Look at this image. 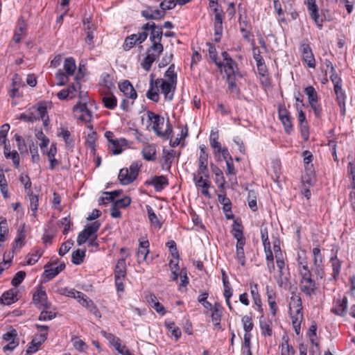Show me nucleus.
<instances>
[{"label": "nucleus", "instance_id": "obj_58", "mask_svg": "<svg viewBox=\"0 0 355 355\" xmlns=\"http://www.w3.org/2000/svg\"><path fill=\"white\" fill-rule=\"evenodd\" d=\"M331 262L333 268V276L334 279L338 276L340 273L341 263L339 259L336 257L331 258Z\"/></svg>", "mask_w": 355, "mask_h": 355}, {"label": "nucleus", "instance_id": "obj_35", "mask_svg": "<svg viewBox=\"0 0 355 355\" xmlns=\"http://www.w3.org/2000/svg\"><path fill=\"white\" fill-rule=\"evenodd\" d=\"M272 323L270 321H266L263 315L260 318L259 326L261 329V334L264 336H270L272 335Z\"/></svg>", "mask_w": 355, "mask_h": 355}, {"label": "nucleus", "instance_id": "obj_29", "mask_svg": "<svg viewBox=\"0 0 355 355\" xmlns=\"http://www.w3.org/2000/svg\"><path fill=\"white\" fill-rule=\"evenodd\" d=\"M17 292L12 289L5 292L1 297L0 301L5 305H10L17 300Z\"/></svg>", "mask_w": 355, "mask_h": 355}, {"label": "nucleus", "instance_id": "obj_20", "mask_svg": "<svg viewBox=\"0 0 355 355\" xmlns=\"http://www.w3.org/2000/svg\"><path fill=\"white\" fill-rule=\"evenodd\" d=\"M146 183L153 185L155 189L159 191L168 185V180L163 175L155 176L150 180L147 181Z\"/></svg>", "mask_w": 355, "mask_h": 355}, {"label": "nucleus", "instance_id": "obj_12", "mask_svg": "<svg viewBox=\"0 0 355 355\" xmlns=\"http://www.w3.org/2000/svg\"><path fill=\"white\" fill-rule=\"evenodd\" d=\"M202 175V173H197L193 174V180L197 187L201 189V193L206 197L210 198V195L208 191V189L209 187V181L206 179H203Z\"/></svg>", "mask_w": 355, "mask_h": 355}, {"label": "nucleus", "instance_id": "obj_19", "mask_svg": "<svg viewBox=\"0 0 355 355\" xmlns=\"http://www.w3.org/2000/svg\"><path fill=\"white\" fill-rule=\"evenodd\" d=\"M26 33V24L23 19H20L17 23V27L15 31L13 40L19 43Z\"/></svg>", "mask_w": 355, "mask_h": 355}, {"label": "nucleus", "instance_id": "obj_52", "mask_svg": "<svg viewBox=\"0 0 355 355\" xmlns=\"http://www.w3.org/2000/svg\"><path fill=\"white\" fill-rule=\"evenodd\" d=\"M165 324L168 329L171 332V334L175 337L176 340L181 336V331L178 327H175V322L166 321Z\"/></svg>", "mask_w": 355, "mask_h": 355}, {"label": "nucleus", "instance_id": "obj_37", "mask_svg": "<svg viewBox=\"0 0 355 355\" xmlns=\"http://www.w3.org/2000/svg\"><path fill=\"white\" fill-rule=\"evenodd\" d=\"M231 232L234 238L236 239L238 238L241 239L245 237L243 235V227L240 222H238V220H234Z\"/></svg>", "mask_w": 355, "mask_h": 355}, {"label": "nucleus", "instance_id": "obj_4", "mask_svg": "<svg viewBox=\"0 0 355 355\" xmlns=\"http://www.w3.org/2000/svg\"><path fill=\"white\" fill-rule=\"evenodd\" d=\"M300 51L302 60L306 64L307 67L315 69L316 65L315 59L307 40L300 43Z\"/></svg>", "mask_w": 355, "mask_h": 355}, {"label": "nucleus", "instance_id": "obj_28", "mask_svg": "<svg viewBox=\"0 0 355 355\" xmlns=\"http://www.w3.org/2000/svg\"><path fill=\"white\" fill-rule=\"evenodd\" d=\"M59 293L61 295L78 299V300H80V298H83L85 297V295L84 293L78 291L73 288H62L59 290Z\"/></svg>", "mask_w": 355, "mask_h": 355}, {"label": "nucleus", "instance_id": "obj_23", "mask_svg": "<svg viewBox=\"0 0 355 355\" xmlns=\"http://www.w3.org/2000/svg\"><path fill=\"white\" fill-rule=\"evenodd\" d=\"M78 302L85 307H86L91 313H92L95 316L100 318L101 313L96 306L94 305V302L87 298L85 295L83 298H80Z\"/></svg>", "mask_w": 355, "mask_h": 355}, {"label": "nucleus", "instance_id": "obj_46", "mask_svg": "<svg viewBox=\"0 0 355 355\" xmlns=\"http://www.w3.org/2000/svg\"><path fill=\"white\" fill-rule=\"evenodd\" d=\"M208 157L199 156V168L198 172L202 173L206 178L208 177Z\"/></svg>", "mask_w": 355, "mask_h": 355}, {"label": "nucleus", "instance_id": "obj_51", "mask_svg": "<svg viewBox=\"0 0 355 355\" xmlns=\"http://www.w3.org/2000/svg\"><path fill=\"white\" fill-rule=\"evenodd\" d=\"M114 340L113 345L121 355H132L125 346L121 345V340L119 338H114Z\"/></svg>", "mask_w": 355, "mask_h": 355}, {"label": "nucleus", "instance_id": "obj_21", "mask_svg": "<svg viewBox=\"0 0 355 355\" xmlns=\"http://www.w3.org/2000/svg\"><path fill=\"white\" fill-rule=\"evenodd\" d=\"M175 151L173 150H163L162 166L163 169H169L175 157Z\"/></svg>", "mask_w": 355, "mask_h": 355}, {"label": "nucleus", "instance_id": "obj_39", "mask_svg": "<svg viewBox=\"0 0 355 355\" xmlns=\"http://www.w3.org/2000/svg\"><path fill=\"white\" fill-rule=\"evenodd\" d=\"M302 311V299L298 295H293L291 298L290 311Z\"/></svg>", "mask_w": 355, "mask_h": 355}, {"label": "nucleus", "instance_id": "obj_54", "mask_svg": "<svg viewBox=\"0 0 355 355\" xmlns=\"http://www.w3.org/2000/svg\"><path fill=\"white\" fill-rule=\"evenodd\" d=\"M304 93L308 97L309 102L318 100V95L315 88L309 85L304 89Z\"/></svg>", "mask_w": 355, "mask_h": 355}, {"label": "nucleus", "instance_id": "obj_8", "mask_svg": "<svg viewBox=\"0 0 355 355\" xmlns=\"http://www.w3.org/2000/svg\"><path fill=\"white\" fill-rule=\"evenodd\" d=\"M33 300L40 307H43L44 309H50L51 304L47 301L46 293L42 286L33 294Z\"/></svg>", "mask_w": 355, "mask_h": 355}, {"label": "nucleus", "instance_id": "obj_61", "mask_svg": "<svg viewBox=\"0 0 355 355\" xmlns=\"http://www.w3.org/2000/svg\"><path fill=\"white\" fill-rule=\"evenodd\" d=\"M102 84L107 89H111L114 88V84L110 75L107 73H103L101 75Z\"/></svg>", "mask_w": 355, "mask_h": 355}, {"label": "nucleus", "instance_id": "obj_57", "mask_svg": "<svg viewBox=\"0 0 355 355\" xmlns=\"http://www.w3.org/2000/svg\"><path fill=\"white\" fill-rule=\"evenodd\" d=\"M241 321L243 324V329L245 331V334H248L249 332H250L254 327L252 318L248 315H244L242 318Z\"/></svg>", "mask_w": 355, "mask_h": 355}, {"label": "nucleus", "instance_id": "obj_55", "mask_svg": "<svg viewBox=\"0 0 355 355\" xmlns=\"http://www.w3.org/2000/svg\"><path fill=\"white\" fill-rule=\"evenodd\" d=\"M290 313L291 315L293 325L298 326L299 324H301L303 319L302 311H290Z\"/></svg>", "mask_w": 355, "mask_h": 355}, {"label": "nucleus", "instance_id": "obj_2", "mask_svg": "<svg viewBox=\"0 0 355 355\" xmlns=\"http://www.w3.org/2000/svg\"><path fill=\"white\" fill-rule=\"evenodd\" d=\"M150 88L146 92V97L153 102H158L159 96L158 94L159 88L164 95L166 99L171 101L173 98L175 85L174 83L168 82L162 78L153 79V75L150 76Z\"/></svg>", "mask_w": 355, "mask_h": 355}, {"label": "nucleus", "instance_id": "obj_3", "mask_svg": "<svg viewBox=\"0 0 355 355\" xmlns=\"http://www.w3.org/2000/svg\"><path fill=\"white\" fill-rule=\"evenodd\" d=\"M141 166L142 164L140 161H136L130 164L129 169L127 168L121 169L118 177L120 182L123 185L132 183L137 177Z\"/></svg>", "mask_w": 355, "mask_h": 355}, {"label": "nucleus", "instance_id": "obj_17", "mask_svg": "<svg viewBox=\"0 0 355 355\" xmlns=\"http://www.w3.org/2000/svg\"><path fill=\"white\" fill-rule=\"evenodd\" d=\"M143 158L148 162L155 161L157 159V149L155 145L149 144L143 148L141 150Z\"/></svg>", "mask_w": 355, "mask_h": 355}, {"label": "nucleus", "instance_id": "obj_42", "mask_svg": "<svg viewBox=\"0 0 355 355\" xmlns=\"http://www.w3.org/2000/svg\"><path fill=\"white\" fill-rule=\"evenodd\" d=\"M224 15L217 13L214 16V35L223 33V21Z\"/></svg>", "mask_w": 355, "mask_h": 355}, {"label": "nucleus", "instance_id": "obj_63", "mask_svg": "<svg viewBox=\"0 0 355 355\" xmlns=\"http://www.w3.org/2000/svg\"><path fill=\"white\" fill-rule=\"evenodd\" d=\"M25 277L26 272L24 271H19L15 274V277L12 279L11 284L12 286L17 287L24 281Z\"/></svg>", "mask_w": 355, "mask_h": 355}, {"label": "nucleus", "instance_id": "obj_31", "mask_svg": "<svg viewBox=\"0 0 355 355\" xmlns=\"http://www.w3.org/2000/svg\"><path fill=\"white\" fill-rule=\"evenodd\" d=\"M347 168L349 178H352L351 187L352 190L350 191L349 198L350 200H354L355 199V164L349 162Z\"/></svg>", "mask_w": 355, "mask_h": 355}, {"label": "nucleus", "instance_id": "obj_7", "mask_svg": "<svg viewBox=\"0 0 355 355\" xmlns=\"http://www.w3.org/2000/svg\"><path fill=\"white\" fill-rule=\"evenodd\" d=\"M74 116L85 122L92 120V112L89 110L85 103H78L73 107Z\"/></svg>", "mask_w": 355, "mask_h": 355}, {"label": "nucleus", "instance_id": "obj_49", "mask_svg": "<svg viewBox=\"0 0 355 355\" xmlns=\"http://www.w3.org/2000/svg\"><path fill=\"white\" fill-rule=\"evenodd\" d=\"M251 335L250 334H245L244 341L242 345L243 354L246 355H252L250 349L251 345Z\"/></svg>", "mask_w": 355, "mask_h": 355}, {"label": "nucleus", "instance_id": "obj_13", "mask_svg": "<svg viewBox=\"0 0 355 355\" xmlns=\"http://www.w3.org/2000/svg\"><path fill=\"white\" fill-rule=\"evenodd\" d=\"M110 215L113 218H121V208L128 207L131 201H110Z\"/></svg>", "mask_w": 355, "mask_h": 355}, {"label": "nucleus", "instance_id": "obj_59", "mask_svg": "<svg viewBox=\"0 0 355 355\" xmlns=\"http://www.w3.org/2000/svg\"><path fill=\"white\" fill-rule=\"evenodd\" d=\"M227 83L228 84V89L231 93L235 94L236 95L240 94V90L235 83V77H230L228 76L227 78Z\"/></svg>", "mask_w": 355, "mask_h": 355}, {"label": "nucleus", "instance_id": "obj_60", "mask_svg": "<svg viewBox=\"0 0 355 355\" xmlns=\"http://www.w3.org/2000/svg\"><path fill=\"white\" fill-rule=\"evenodd\" d=\"M73 345L79 352H84L87 349V344L77 337L72 338Z\"/></svg>", "mask_w": 355, "mask_h": 355}, {"label": "nucleus", "instance_id": "obj_47", "mask_svg": "<svg viewBox=\"0 0 355 355\" xmlns=\"http://www.w3.org/2000/svg\"><path fill=\"white\" fill-rule=\"evenodd\" d=\"M96 133L95 132H92L89 134L87 137L86 144L87 147L90 149L91 153L95 154L96 152Z\"/></svg>", "mask_w": 355, "mask_h": 355}, {"label": "nucleus", "instance_id": "obj_40", "mask_svg": "<svg viewBox=\"0 0 355 355\" xmlns=\"http://www.w3.org/2000/svg\"><path fill=\"white\" fill-rule=\"evenodd\" d=\"M250 293L253 301L257 306H259L261 304V300L258 291V285L256 283L251 282L250 283Z\"/></svg>", "mask_w": 355, "mask_h": 355}, {"label": "nucleus", "instance_id": "obj_32", "mask_svg": "<svg viewBox=\"0 0 355 355\" xmlns=\"http://www.w3.org/2000/svg\"><path fill=\"white\" fill-rule=\"evenodd\" d=\"M37 114L38 120L41 119L43 121V125L46 127L49 124V116L47 114L46 107L44 103H39L37 105Z\"/></svg>", "mask_w": 355, "mask_h": 355}, {"label": "nucleus", "instance_id": "obj_26", "mask_svg": "<svg viewBox=\"0 0 355 355\" xmlns=\"http://www.w3.org/2000/svg\"><path fill=\"white\" fill-rule=\"evenodd\" d=\"M347 308V297H344L341 300H338L336 306L333 309L335 314L340 316L345 315Z\"/></svg>", "mask_w": 355, "mask_h": 355}, {"label": "nucleus", "instance_id": "obj_30", "mask_svg": "<svg viewBox=\"0 0 355 355\" xmlns=\"http://www.w3.org/2000/svg\"><path fill=\"white\" fill-rule=\"evenodd\" d=\"M207 45L208 46V52L209 58L211 59V60L216 64V65L219 68L222 69L224 64L223 62L218 60V55H217V51L214 46V44L208 42L207 43Z\"/></svg>", "mask_w": 355, "mask_h": 355}, {"label": "nucleus", "instance_id": "obj_64", "mask_svg": "<svg viewBox=\"0 0 355 355\" xmlns=\"http://www.w3.org/2000/svg\"><path fill=\"white\" fill-rule=\"evenodd\" d=\"M73 245V241L69 239V240H67V241L64 242L60 250H59V254L60 256H64L65 254H67L69 250L72 248V246Z\"/></svg>", "mask_w": 355, "mask_h": 355}, {"label": "nucleus", "instance_id": "obj_48", "mask_svg": "<svg viewBox=\"0 0 355 355\" xmlns=\"http://www.w3.org/2000/svg\"><path fill=\"white\" fill-rule=\"evenodd\" d=\"M85 256V251L76 250L73 252L71 255V261L73 263L79 265L83 261V258Z\"/></svg>", "mask_w": 355, "mask_h": 355}, {"label": "nucleus", "instance_id": "obj_56", "mask_svg": "<svg viewBox=\"0 0 355 355\" xmlns=\"http://www.w3.org/2000/svg\"><path fill=\"white\" fill-rule=\"evenodd\" d=\"M69 75H67L66 73L63 72L62 70H59L55 73V78L58 80L57 85L59 86L64 85L69 80Z\"/></svg>", "mask_w": 355, "mask_h": 355}, {"label": "nucleus", "instance_id": "obj_44", "mask_svg": "<svg viewBox=\"0 0 355 355\" xmlns=\"http://www.w3.org/2000/svg\"><path fill=\"white\" fill-rule=\"evenodd\" d=\"M58 136L63 138L67 147L73 146V140L71 138V134L68 130L62 128L58 133Z\"/></svg>", "mask_w": 355, "mask_h": 355}, {"label": "nucleus", "instance_id": "obj_22", "mask_svg": "<svg viewBox=\"0 0 355 355\" xmlns=\"http://www.w3.org/2000/svg\"><path fill=\"white\" fill-rule=\"evenodd\" d=\"M226 166L225 174L229 178V181H230L232 184H236V170L234 168L233 159H229L226 162Z\"/></svg>", "mask_w": 355, "mask_h": 355}, {"label": "nucleus", "instance_id": "obj_1", "mask_svg": "<svg viewBox=\"0 0 355 355\" xmlns=\"http://www.w3.org/2000/svg\"><path fill=\"white\" fill-rule=\"evenodd\" d=\"M141 32H145L152 44L146 50V56L144 59L141 66L144 69L148 71L152 64L159 57L164 51V46L161 43L163 30L162 27L157 26L155 22H148L141 26Z\"/></svg>", "mask_w": 355, "mask_h": 355}, {"label": "nucleus", "instance_id": "obj_15", "mask_svg": "<svg viewBox=\"0 0 355 355\" xmlns=\"http://www.w3.org/2000/svg\"><path fill=\"white\" fill-rule=\"evenodd\" d=\"M334 92L336 95V101L340 108V113L342 115L345 114V94L342 88V85H336L334 87Z\"/></svg>", "mask_w": 355, "mask_h": 355}, {"label": "nucleus", "instance_id": "obj_6", "mask_svg": "<svg viewBox=\"0 0 355 355\" xmlns=\"http://www.w3.org/2000/svg\"><path fill=\"white\" fill-rule=\"evenodd\" d=\"M147 39V34L145 32H140L137 34H132L128 36L124 41L123 47L125 51H129L136 44L143 43Z\"/></svg>", "mask_w": 355, "mask_h": 355}, {"label": "nucleus", "instance_id": "obj_27", "mask_svg": "<svg viewBox=\"0 0 355 355\" xmlns=\"http://www.w3.org/2000/svg\"><path fill=\"white\" fill-rule=\"evenodd\" d=\"M56 263H57V262H54V263L49 262L44 267V271L43 275L45 277H46L49 280L52 279L56 275H58L59 274V272H58L57 268L52 267L53 265H55Z\"/></svg>", "mask_w": 355, "mask_h": 355}, {"label": "nucleus", "instance_id": "obj_25", "mask_svg": "<svg viewBox=\"0 0 355 355\" xmlns=\"http://www.w3.org/2000/svg\"><path fill=\"white\" fill-rule=\"evenodd\" d=\"M148 247H149L148 241H144L140 242L139 248L137 253L139 263L146 260V257L149 252Z\"/></svg>", "mask_w": 355, "mask_h": 355}, {"label": "nucleus", "instance_id": "obj_53", "mask_svg": "<svg viewBox=\"0 0 355 355\" xmlns=\"http://www.w3.org/2000/svg\"><path fill=\"white\" fill-rule=\"evenodd\" d=\"M29 150L31 154V159L33 163L40 162V155L38 154L37 144L33 142L29 145Z\"/></svg>", "mask_w": 355, "mask_h": 355}, {"label": "nucleus", "instance_id": "obj_50", "mask_svg": "<svg viewBox=\"0 0 355 355\" xmlns=\"http://www.w3.org/2000/svg\"><path fill=\"white\" fill-rule=\"evenodd\" d=\"M165 77L168 78V82L174 83V85H176L177 74L175 72V65L173 64H171L165 72Z\"/></svg>", "mask_w": 355, "mask_h": 355}, {"label": "nucleus", "instance_id": "obj_10", "mask_svg": "<svg viewBox=\"0 0 355 355\" xmlns=\"http://www.w3.org/2000/svg\"><path fill=\"white\" fill-rule=\"evenodd\" d=\"M300 288L301 291L308 296L314 294L317 289L315 282L311 279V276L302 278Z\"/></svg>", "mask_w": 355, "mask_h": 355}, {"label": "nucleus", "instance_id": "obj_14", "mask_svg": "<svg viewBox=\"0 0 355 355\" xmlns=\"http://www.w3.org/2000/svg\"><path fill=\"white\" fill-rule=\"evenodd\" d=\"M141 15L146 19H161L165 16V12L163 10L148 7L141 11Z\"/></svg>", "mask_w": 355, "mask_h": 355}, {"label": "nucleus", "instance_id": "obj_24", "mask_svg": "<svg viewBox=\"0 0 355 355\" xmlns=\"http://www.w3.org/2000/svg\"><path fill=\"white\" fill-rule=\"evenodd\" d=\"M126 275V263L125 258L122 257L120 259L114 268V277H123L125 278Z\"/></svg>", "mask_w": 355, "mask_h": 355}, {"label": "nucleus", "instance_id": "obj_38", "mask_svg": "<svg viewBox=\"0 0 355 355\" xmlns=\"http://www.w3.org/2000/svg\"><path fill=\"white\" fill-rule=\"evenodd\" d=\"M267 297L268 302L270 306V310L272 315H275L277 311V306L275 302V294L272 291L268 290V286H267Z\"/></svg>", "mask_w": 355, "mask_h": 355}, {"label": "nucleus", "instance_id": "obj_9", "mask_svg": "<svg viewBox=\"0 0 355 355\" xmlns=\"http://www.w3.org/2000/svg\"><path fill=\"white\" fill-rule=\"evenodd\" d=\"M147 115L148 120L150 121V125H152L153 130L157 135L160 134L159 131L164 125V119L151 111H148Z\"/></svg>", "mask_w": 355, "mask_h": 355}, {"label": "nucleus", "instance_id": "obj_11", "mask_svg": "<svg viewBox=\"0 0 355 355\" xmlns=\"http://www.w3.org/2000/svg\"><path fill=\"white\" fill-rule=\"evenodd\" d=\"M119 90L123 92L124 96L127 98H129L130 99L135 100L137 97V92L135 89H134L131 83L128 80H123L121 83H119Z\"/></svg>", "mask_w": 355, "mask_h": 355}, {"label": "nucleus", "instance_id": "obj_16", "mask_svg": "<svg viewBox=\"0 0 355 355\" xmlns=\"http://www.w3.org/2000/svg\"><path fill=\"white\" fill-rule=\"evenodd\" d=\"M308 10L310 12V16L315 23L316 26L321 29L322 28V20L320 19L319 10L316 2L306 3Z\"/></svg>", "mask_w": 355, "mask_h": 355}, {"label": "nucleus", "instance_id": "obj_41", "mask_svg": "<svg viewBox=\"0 0 355 355\" xmlns=\"http://www.w3.org/2000/svg\"><path fill=\"white\" fill-rule=\"evenodd\" d=\"M104 106L110 110H113L116 107L117 100L113 94L107 95L102 98Z\"/></svg>", "mask_w": 355, "mask_h": 355}, {"label": "nucleus", "instance_id": "obj_34", "mask_svg": "<svg viewBox=\"0 0 355 355\" xmlns=\"http://www.w3.org/2000/svg\"><path fill=\"white\" fill-rule=\"evenodd\" d=\"M111 144L112 146L111 148L112 153L114 155H119L123 151L122 147L128 145V141L124 138H120L113 141Z\"/></svg>", "mask_w": 355, "mask_h": 355}, {"label": "nucleus", "instance_id": "obj_18", "mask_svg": "<svg viewBox=\"0 0 355 355\" xmlns=\"http://www.w3.org/2000/svg\"><path fill=\"white\" fill-rule=\"evenodd\" d=\"M37 105L33 106L28 110V113H22L19 116V119L28 123H33L38 121Z\"/></svg>", "mask_w": 355, "mask_h": 355}, {"label": "nucleus", "instance_id": "obj_43", "mask_svg": "<svg viewBox=\"0 0 355 355\" xmlns=\"http://www.w3.org/2000/svg\"><path fill=\"white\" fill-rule=\"evenodd\" d=\"M146 210L148 212V216L152 225L157 227L159 229L162 227V223L158 219L157 215L155 214L153 209L150 206H146Z\"/></svg>", "mask_w": 355, "mask_h": 355}, {"label": "nucleus", "instance_id": "obj_5", "mask_svg": "<svg viewBox=\"0 0 355 355\" xmlns=\"http://www.w3.org/2000/svg\"><path fill=\"white\" fill-rule=\"evenodd\" d=\"M101 227V223L98 221H94L90 225H87L85 226L83 231L79 233L77 238V243L79 245L85 243L87 240L93 236Z\"/></svg>", "mask_w": 355, "mask_h": 355}, {"label": "nucleus", "instance_id": "obj_62", "mask_svg": "<svg viewBox=\"0 0 355 355\" xmlns=\"http://www.w3.org/2000/svg\"><path fill=\"white\" fill-rule=\"evenodd\" d=\"M178 4L177 0H165L160 3V10L164 11L166 13V10H171L175 7V6Z\"/></svg>", "mask_w": 355, "mask_h": 355}, {"label": "nucleus", "instance_id": "obj_45", "mask_svg": "<svg viewBox=\"0 0 355 355\" xmlns=\"http://www.w3.org/2000/svg\"><path fill=\"white\" fill-rule=\"evenodd\" d=\"M7 146L4 148V155L7 159H11L15 168L19 166V155L16 150L6 152Z\"/></svg>", "mask_w": 355, "mask_h": 355}, {"label": "nucleus", "instance_id": "obj_36", "mask_svg": "<svg viewBox=\"0 0 355 355\" xmlns=\"http://www.w3.org/2000/svg\"><path fill=\"white\" fill-rule=\"evenodd\" d=\"M64 73H66L67 75L72 76L73 75L76 69V61L73 58H67L64 60Z\"/></svg>", "mask_w": 355, "mask_h": 355}, {"label": "nucleus", "instance_id": "obj_33", "mask_svg": "<svg viewBox=\"0 0 355 355\" xmlns=\"http://www.w3.org/2000/svg\"><path fill=\"white\" fill-rule=\"evenodd\" d=\"M43 254V250L39 248H35L31 252L28 254L26 263L28 265H33L37 262L38 259Z\"/></svg>", "mask_w": 355, "mask_h": 355}]
</instances>
